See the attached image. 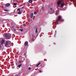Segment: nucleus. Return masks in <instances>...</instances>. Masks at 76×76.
Here are the masks:
<instances>
[{
    "label": "nucleus",
    "instance_id": "1",
    "mask_svg": "<svg viewBox=\"0 0 76 76\" xmlns=\"http://www.w3.org/2000/svg\"><path fill=\"white\" fill-rule=\"evenodd\" d=\"M5 36L6 37V38L7 39H10L11 38V34H10L7 33L6 34H5Z\"/></svg>",
    "mask_w": 76,
    "mask_h": 76
},
{
    "label": "nucleus",
    "instance_id": "2",
    "mask_svg": "<svg viewBox=\"0 0 76 76\" xmlns=\"http://www.w3.org/2000/svg\"><path fill=\"white\" fill-rule=\"evenodd\" d=\"M10 43V42H6L5 45V46L6 47H10L11 46Z\"/></svg>",
    "mask_w": 76,
    "mask_h": 76
},
{
    "label": "nucleus",
    "instance_id": "3",
    "mask_svg": "<svg viewBox=\"0 0 76 76\" xmlns=\"http://www.w3.org/2000/svg\"><path fill=\"white\" fill-rule=\"evenodd\" d=\"M50 10H51V12H49V11H48V12H49L50 13H51V14L53 13L54 12V10H52L53 9L50 8Z\"/></svg>",
    "mask_w": 76,
    "mask_h": 76
},
{
    "label": "nucleus",
    "instance_id": "4",
    "mask_svg": "<svg viewBox=\"0 0 76 76\" xmlns=\"http://www.w3.org/2000/svg\"><path fill=\"white\" fill-rule=\"evenodd\" d=\"M3 48H4L3 46H0V50L2 51V50H3Z\"/></svg>",
    "mask_w": 76,
    "mask_h": 76
},
{
    "label": "nucleus",
    "instance_id": "5",
    "mask_svg": "<svg viewBox=\"0 0 76 76\" xmlns=\"http://www.w3.org/2000/svg\"><path fill=\"white\" fill-rule=\"evenodd\" d=\"M61 1H59L58 2L57 4V5H58H58H60V4H61Z\"/></svg>",
    "mask_w": 76,
    "mask_h": 76
},
{
    "label": "nucleus",
    "instance_id": "6",
    "mask_svg": "<svg viewBox=\"0 0 76 76\" xmlns=\"http://www.w3.org/2000/svg\"><path fill=\"white\" fill-rule=\"evenodd\" d=\"M10 5V3H7L5 5V7H8V6H9Z\"/></svg>",
    "mask_w": 76,
    "mask_h": 76
},
{
    "label": "nucleus",
    "instance_id": "7",
    "mask_svg": "<svg viewBox=\"0 0 76 76\" xmlns=\"http://www.w3.org/2000/svg\"><path fill=\"white\" fill-rule=\"evenodd\" d=\"M33 16H34V13H31L30 15V17L31 18H33Z\"/></svg>",
    "mask_w": 76,
    "mask_h": 76
},
{
    "label": "nucleus",
    "instance_id": "8",
    "mask_svg": "<svg viewBox=\"0 0 76 76\" xmlns=\"http://www.w3.org/2000/svg\"><path fill=\"white\" fill-rule=\"evenodd\" d=\"M1 42V44H4V40L3 39H2Z\"/></svg>",
    "mask_w": 76,
    "mask_h": 76
},
{
    "label": "nucleus",
    "instance_id": "9",
    "mask_svg": "<svg viewBox=\"0 0 76 76\" xmlns=\"http://www.w3.org/2000/svg\"><path fill=\"white\" fill-rule=\"evenodd\" d=\"M61 17L60 16H59L58 17V20H59V21H60V19H61Z\"/></svg>",
    "mask_w": 76,
    "mask_h": 76
},
{
    "label": "nucleus",
    "instance_id": "10",
    "mask_svg": "<svg viewBox=\"0 0 76 76\" xmlns=\"http://www.w3.org/2000/svg\"><path fill=\"white\" fill-rule=\"evenodd\" d=\"M28 42H26L25 43L24 45L25 46H26V45H28Z\"/></svg>",
    "mask_w": 76,
    "mask_h": 76
},
{
    "label": "nucleus",
    "instance_id": "11",
    "mask_svg": "<svg viewBox=\"0 0 76 76\" xmlns=\"http://www.w3.org/2000/svg\"><path fill=\"white\" fill-rule=\"evenodd\" d=\"M21 66H22V64H19L18 66H17V67H19V68H20V67Z\"/></svg>",
    "mask_w": 76,
    "mask_h": 76
},
{
    "label": "nucleus",
    "instance_id": "12",
    "mask_svg": "<svg viewBox=\"0 0 76 76\" xmlns=\"http://www.w3.org/2000/svg\"><path fill=\"white\" fill-rule=\"evenodd\" d=\"M58 21L55 22L53 23V24H54V23H56V24L58 25Z\"/></svg>",
    "mask_w": 76,
    "mask_h": 76
},
{
    "label": "nucleus",
    "instance_id": "13",
    "mask_svg": "<svg viewBox=\"0 0 76 76\" xmlns=\"http://www.w3.org/2000/svg\"><path fill=\"white\" fill-rule=\"evenodd\" d=\"M35 33H38V28H36Z\"/></svg>",
    "mask_w": 76,
    "mask_h": 76
},
{
    "label": "nucleus",
    "instance_id": "14",
    "mask_svg": "<svg viewBox=\"0 0 76 76\" xmlns=\"http://www.w3.org/2000/svg\"><path fill=\"white\" fill-rule=\"evenodd\" d=\"M42 10H43V11H45V9H44V7H42Z\"/></svg>",
    "mask_w": 76,
    "mask_h": 76
},
{
    "label": "nucleus",
    "instance_id": "15",
    "mask_svg": "<svg viewBox=\"0 0 76 76\" xmlns=\"http://www.w3.org/2000/svg\"><path fill=\"white\" fill-rule=\"evenodd\" d=\"M29 2L30 3H32V0H29Z\"/></svg>",
    "mask_w": 76,
    "mask_h": 76
},
{
    "label": "nucleus",
    "instance_id": "16",
    "mask_svg": "<svg viewBox=\"0 0 76 76\" xmlns=\"http://www.w3.org/2000/svg\"><path fill=\"white\" fill-rule=\"evenodd\" d=\"M40 64H41V63L39 62V63L36 65V66L37 67H38V66H39V65Z\"/></svg>",
    "mask_w": 76,
    "mask_h": 76
},
{
    "label": "nucleus",
    "instance_id": "17",
    "mask_svg": "<svg viewBox=\"0 0 76 76\" xmlns=\"http://www.w3.org/2000/svg\"><path fill=\"white\" fill-rule=\"evenodd\" d=\"M37 14V12L36 11H34V15H36Z\"/></svg>",
    "mask_w": 76,
    "mask_h": 76
},
{
    "label": "nucleus",
    "instance_id": "18",
    "mask_svg": "<svg viewBox=\"0 0 76 76\" xmlns=\"http://www.w3.org/2000/svg\"><path fill=\"white\" fill-rule=\"evenodd\" d=\"M21 13H22L20 11H19L18 12V14H19V15H20V14H21Z\"/></svg>",
    "mask_w": 76,
    "mask_h": 76
},
{
    "label": "nucleus",
    "instance_id": "19",
    "mask_svg": "<svg viewBox=\"0 0 76 76\" xmlns=\"http://www.w3.org/2000/svg\"><path fill=\"white\" fill-rule=\"evenodd\" d=\"M13 4L14 6H16V5H17V4L16 3H14Z\"/></svg>",
    "mask_w": 76,
    "mask_h": 76
},
{
    "label": "nucleus",
    "instance_id": "20",
    "mask_svg": "<svg viewBox=\"0 0 76 76\" xmlns=\"http://www.w3.org/2000/svg\"><path fill=\"white\" fill-rule=\"evenodd\" d=\"M64 4L63 3L61 5V6H64Z\"/></svg>",
    "mask_w": 76,
    "mask_h": 76
},
{
    "label": "nucleus",
    "instance_id": "21",
    "mask_svg": "<svg viewBox=\"0 0 76 76\" xmlns=\"http://www.w3.org/2000/svg\"><path fill=\"white\" fill-rule=\"evenodd\" d=\"M15 76H20V75H19V74H18L16 75Z\"/></svg>",
    "mask_w": 76,
    "mask_h": 76
},
{
    "label": "nucleus",
    "instance_id": "22",
    "mask_svg": "<svg viewBox=\"0 0 76 76\" xmlns=\"http://www.w3.org/2000/svg\"><path fill=\"white\" fill-rule=\"evenodd\" d=\"M17 11H20V9L18 8L17 9Z\"/></svg>",
    "mask_w": 76,
    "mask_h": 76
},
{
    "label": "nucleus",
    "instance_id": "23",
    "mask_svg": "<svg viewBox=\"0 0 76 76\" xmlns=\"http://www.w3.org/2000/svg\"><path fill=\"white\" fill-rule=\"evenodd\" d=\"M20 31H23V29H20Z\"/></svg>",
    "mask_w": 76,
    "mask_h": 76
},
{
    "label": "nucleus",
    "instance_id": "24",
    "mask_svg": "<svg viewBox=\"0 0 76 76\" xmlns=\"http://www.w3.org/2000/svg\"><path fill=\"white\" fill-rule=\"evenodd\" d=\"M63 21H64V20H61V22H63Z\"/></svg>",
    "mask_w": 76,
    "mask_h": 76
},
{
    "label": "nucleus",
    "instance_id": "25",
    "mask_svg": "<svg viewBox=\"0 0 76 76\" xmlns=\"http://www.w3.org/2000/svg\"><path fill=\"white\" fill-rule=\"evenodd\" d=\"M31 67H29L28 68V70H31Z\"/></svg>",
    "mask_w": 76,
    "mask_h": 76
},
{
    "label": "nucleus",
    "instance_id": "26",
    "mask_svg": "<svg viewBox=\"0 0 76 76\" xmlns=\"http://www.w3.org/2000/svg\"><path fill=\"white\" fill-rule=\"evenodd\" d=\"M14 31H16V29L15 28L14 29Z\"/></svg>",
    "mask_w": 76,
    "mask_h": 76
},
{
    "label": "nucleus",
    "instance_id": "27",
    "mask_svg": "<svg viewBox=\"0 0 76 76\" xmlns=\"http://www.w3.org/2000/svg\"><path fill=\"white\" fill-rule=\"evenodd\" d=\"M23 25L24 26H26V24H23Z\"/></svg>",
    "mask_w": 76,
    "mask_h": 76
},
{
    "label": "nucleus",
    "instance_id": "28",
    "mask_svg": "<svg viewBox=\"0 0 76 76\" xmlns=\"http://www.w3.org/2000/svg\"><path fill=\"white\" fill-rule=\"evenodd\" d=\"M39 72H42V71L40 70V71H39Z\"/></svg>",
    "mask_w": 76,
    "mask_h": 76
},
{
    "label": "nucleus",
    "instance_id": "29",
    "mask_svg": "<svg viewBox=\"0 0 76 76\" xmlns=\"http://www.w3.org/2000/svg\"><path fill=\"white\" fill-rule=\"evenodd\" d=\"M63 0H61V1H63Z\"/></svg>",
    "mask_w": 76,
    "mask_h": 76
},
{
    "label": "nucleus",
    "instance_id": "30",
    "mask_svg": "<svg viewBox=\"0 0 76 76\" xmlns=\"http://www.w3.org/2000/svg\"><path fill=\"white\" fill-rule=\"evenodd\" d=\"M5 10V11H7V10Z\"/></svg>",
    "mask_w": 76,
    "mask_h": 76
},
{
    "label": "nucleus",
    "instance_id": "31",
    "mask_svg": "<svg viewBox=\"0 0 76 76\" xmlns=\"http://www.w3.org/2000/svg\"><path fill=\"white\" fill-rule=\"evenodd\" d=\"M32 36L34 37V35H32Z\"/></svg>",
    "mask_w": 76,
    "mask_h": 76
},
{
    "label": "nucleus",
    "instance_id": "32",
    "mask_svg": "<svg viewBox=\"0 0 76 76\" xmlns=\"http://www.w3.org/2000/svg\"><path fill=\"white\" fill-rule=\"evenodd\" d=\"M12 69H14V67H12Z\"/></svg>",
    "mask_w": 76,
    "mask_h": 76
},
{
    "label": "nucleus",
    "instance_id": "33",
    "mask_svg": "<svg viewBox=\"0 0 76 76\" xmlns=\"http://www.w3.org/2000/svg\"><path fill=\"white\" fill-rule=\"evenodd\" d=\"M4 53H5V52H4Z\"/></svg>",
    "mask_w": 76,
    "mask_h": 76
},
{
    "label": "nucleus",
    "instance_id": "34",
    "mask_svg": "<svg viewBox=\"0 0 76 76\" xmlns=\"http://www.w3.org/2000/svg\"><path fill=\"white\" fill-rule=\"evenodd\" d=\"M14 12H15V11L14 10Z\"/></svg>",
    "mask_w": 76,
    "mask_h": 76
},
{
    "label": "nucleus",
    "instance_id": "35",
    "mask_svg": "<svg viewBox=\"0 0 76 76\" xmlns=\"http://www.w3.org/2000/svg\"><path fill=\"white\" fill-rule=\"evenodd\" d=\"M2 0V1H3V0Z\"/></svg>",
    "mask_w": 76,
    "mask_h": 76
},
{
    "label": "nucleus",
    "instance_id": "36",
    "mask_svg": "<svg viewBox=\"0 0 76 76\" xmlns=\"http://www.w3.org/2000/svg\"><path fill=\"white\" fill-rule=\"evenodd\" d=\"M56 15H57V14H56Z\"/></svg>",
    "mask_w": 76,
    "mask_h": 76
}]
</instances>
